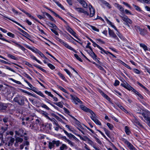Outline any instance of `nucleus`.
<instances>
[{
  "label": "nucleus",
  "instance_id": "1",
  "mask_svg": "<svg viewBox=\"0 0 150 150\" xmlns=\"http://www.w3.org/2000/svg\"><path fill=\"white\" fill-rule=\"evenodd\" d=\"M25 100H27V99L24 96L17 95L14 98L13 100L15 102L17 103L18 104L22 105L24 104V101Z\"/></svg>",
  "mask_w": 150,
  "mask_h": 150
},
{
  "label": "nucleus",
  "instance_id": "2",
  "mask_svg": "<svg viewBox=\"0 0 150 150\" xmlns=\"http://www.w3.org/2000/svg\"><path fill=\"white\" fill-rule=\"evenodd\" d=\"M62 21L64 23L66 24V26H65L67 30L74 37L76 38L78 40H79V39L76 36V33L72 29L69 27L68 23L62 17L60 18Z\"/></svg>",
  "mask_w": 150,
  "mask_h": 150
},
{
  "label": "nucleus",
  "instance_id": "3",
  "mask_svg": "<svg viewBox=\"0 0 150 150\" xmlns=\"http://www.w3.org/2000/svg\"><path fill=\"white\" fill-rule=\"evenodd\" d=\"M51 122H53V124L54 125V127L55 131H58L59 129H64L59 125L57 121L54 118L52 120Z\"/></svg>",
  "mask_w": 150,
  "mask_h": 150
},
{
  "label": "nucleus",
  "instance_id": "4",
  "mask_svg": "<svg viewBox=\"0 0 150 150\" xmlns=\"http://www.w3.org/2000/svg\"><path fill=\"white\" fill-rule=\"evenodd\" d=\"M119 16L126 23H129L131 24L132 23V21L127 16L124 15L123 16L120 15Z\"/></svg>",
  "mask_w": 150,
  "mask_h": 150
},
{
  "label": "nucleus",
  "instance_id": "5",
  "mask_svg": "<svg viewBox=\"0 0 150 150\" xmlns=\"http://www.w3.org/2000/svg\"><path fill=\"white\" fill-rule=\"evenodd\" d=\"M15 133L16 135L21 137H22L24 136V135L26 134L25 132L24 133V130L22 129H19L18 131H15Z\"/></svg>",
  "mask_w": 150,
  "mask_h": 150
},
{
  "label": "nucleus",
  "instance_id": "6",
  "mask_svg": "<svg viewBox=\"0 0 150 150\" xmlns=\"http://www.w3.org/2000/svg\"><path fill=\"white\" fill-rule=\"evenodd\" d=\"M70 96L71 98L72 99L76 104H77L79 103H80V104H81L82 103V101L76 96H74L72 95H71Z\"/></svg>",
  "mask_w": 150,
  "mask_h": 150
},
{
  "label": "nucleus",
  "instance_id": "7",
  "mask_svg": "<svg viewBox=\"0 0 150 150\" xmlns=\"http://www.w3.org/2000/svg\"><path fill=\"white\" fill-rule=\"evenodd\" d=\"M74 8L78 12L82 13H83L85 14L87 16L89 15L88 13L86 11H84L82 8H81L74 7Z\"/></svg>",
  "mask_w": 150,
  "mask_h": 150
},
{
  "label": "nucleus",
  "instance_id": "8",
  "mask_svg": "<svg viewBox=\"0 0 150 150\" xmlns=\"http://www.w3.org/2000/svg\"><path fill=\"white\" fill-rule=\"evenodd\" d=\"M89 8L90 13L89 16L90 17H93L95 14V9L91 5H89Z\"/></svg>",
  "mask_w": 150,
  "mask_h": 150
},
{
  "label": "nucleus",
  "instance_id": "9",
  "mask_svg": "<svg viewBox=\"0 0 150 150\" xmlns=\"http://www.w3.org/2000/svg\"><path fill=\"white\" fill-rule=\"evenodd\" d=\"M93 45L94 47H98L99 49H100V50L102 51L101 52V53H103L102 52H103L105 53H107V52H106V51L104 50L102 47H100L97 44L96 42H95L94 41L93 42Z\"/></svg>",
  "mask_w": 150,
  "mask_h": 150
},
{
  "label": "nucleus",
  "instance_id": "10",
  "mask_svg": "<svg viewBox=\"0 0 150 150\" xmlns=\"http://www.w3.org/2000/svg\"><path fill=\"white\" fill-rule=\"evenodd\" d=\"M91 114L90 118L92 120H93L94 119L98 118V117L91 110L89 112Z\"/></svg>",
  "mask_w": 150,
  "mask_h": 150
},
{
  "label": "nucleus",
  "instance_id": "11",
  "mask_svg": "<svg viewBox=\"0 0 150 150\" xmlns=\"http://www.w3.org/2000/svg\"><path fill=\"white\" fill-rule=\"evenodd\" d=\"M26 47L27 48H28V49L31 50L32 51H33L34 52L38 54L39 53V52L40 51L39 50H38L37 49H36L35 47H34L33 48H31L29 46H27Z\"/></svg>",
  "mask_w": 150,
  "mask_h": 150
},
{
  "label": "nucleus",
  "instance_id": "12",
  "mask_svg": "<svg viewBox=\"0 0 150 150\" xmlns=\"http://www.w3.org/2000/svg\"><path fill=\"white\" fill-rule=\"evenodd\" d=\"M143 117L146 121L145 122L150 127V117L145 115H143Z\"/></svg>",
  "mask_w": 150,
  "mask_h": 150
},
{
  "label": "nucleus",
  "instance_id": "13",
  "mask_svg": "<svg viewBox=\"0 0 150 150\" xmlns=\"http://www.w3.org/2000/svg\"><path fill=\"white\" fill-rule=\"evenodd\" d=\"M81 5L84 8H86L87 7V5L85 0H77Z\"/></svg>",
  "mask_w": 150,
  "mask_h": 150
},
{
  "label": "nucleus",
  "instance_id": "14",
  "mask_svg": "<svg viewBox=\"0 0 150 150\" xmlns=\"http://www.w3.org/2000/svg\"><path fill=\"white\" fill-rule=\"evenodd\" d=\"M100 93L101 95L106 100L108 101H110V99L106 94H105L102 91H100Z\"/></svg>",
  "mask_w": 150,
  "mask_h": 150
},
{
  "label": "nucleus",
  "instance_id": "15",
  "mask_svg": "<svg viewBox=\"0 0 150 150\" xmlns=\"http://www.w3.org/2000/svg\"><path fill=\"white\" fill-rule=\"evenodd\" d=\"M62 130L63 131L64 133L69 138H74L75 136L71 133H69L66 131L64 130V129H62Z\"/></svg>",
  "mask_w": 150,
  "mask_h": 150
},
{
  "label": "nucleus",
  "instance_id": "16",
  "mask_svg": "<svg viewBox=\"0 0 150 150\" xmlns=\"http://www.w3.org/2000/svg\"><path fill=\"white\" fill-rule=\"evenodd\" d=\"M80 108L82 110L87 112H89L91 110L87 108L86 107L82 105L80 106Z\"/></svg>",
  "mask_w": 150,
  "mask_h": 150
},
{
  "label": "nucleus",
  "instance_id": "17",
  "mask_svg": "<svg viewBox=\"0 0 150 150\" xmlns=\"http://www.w3.org/2000/svg\"><path fill=\"white\" fill-rule=\"evenodd\" d=\"M41 114L43 115V116H44L45 117H46L47 119H49V120H50V121H51V120H52V119H54V118H50L48 116V114L45 112V111H42V112H41Z\"/></svg>",
  "mask_w": 150,
  "mask_h": 150
},
{
  "label": "nucleus",
  "instance_id": "18",
  "mask_svg": "<svg viewBox=\"0 0 150 150\" xmlns=\"http://www.w3.org/2000/svg\"><path fill=\"white\" fill-rule=\"evenodd\" d=\"M3 17L4 18H6L8 19L9 20H11V21H12L13 22L16 23V24H17L18 25L20 26V27H22L23 29H25V28L24 27H23L21 24H20L18 22L16 21H14V20H13L12 19H11V18H8V17H6V16H3Z\"/></svg>",
  "mask_w": 150,
  "mask_h": 150
},
{
  "label": "nucleus",
  "instance_id": "19",
  "mask_svg": "<svg viewBox=\"0 0 150 150\" xmlns=\"http://www.w3.org/2000/svg\"><path fill=\"white\" fill-rule=\"evenodd\" d=\"M135 29L137 31L139 32L141 35H144L143 31L142 30V29L140 28L139 26H135Z\"/></svg>",
  "mask_w": 150,
  "mask_h": 150
},
{
  "label": "nucleus",
  "instance_id": "20",
  "mask_svg": "<svg viewBox=\"0 0 150 150\" xmlns=\"http://www.w3.org/2000/svg\"><path fill=\"white\" fill-rule=\"evenodd\" d=\"M133 122L134 123H135L136 125H139L141 127H142L143 126L142 125L139 121L136 118H134V119H133Z\"/></svg>",
  "mask_w": 150,
  "mask_h": 150
},
{
  "label": "nucleus",
  "instance_id": "21",
  "mask_svg": "<svg viewBox=\"0 0 150 150\" xmlns=\"http://www.w3.org/2000/svg\"><path fill=\"white\" fill-rule=\"evenodd\" d=\"M108 30L109 34L110 37L113 38L115 36V34L112 30H111L109 28H108Z\"/></svg>",
  "mask_w": 150,
  "mask_h": 150
},
{
  "label": "nucleus",
  "instance_id": "22",
  "mask_svg": "<svg viewBox=\"0 0 150 150\" xmlns=\"http://www.w3.org/2000/svg\"><path fill=\"white\" fill-rule=\"evenodd\" d=\"M57 40L59 41L63 45L66 47L68 45L66 42H64L63 40L61 39H60L57 38Z\"/></svg>",
  "mask_w": 150,
  "mask_h": 150
},
{
  "label": "nucleus",
  "instance_id": "23",
  "mask_svg": "<svg viewBox=\"0 0 150 150\" xmlns=\"http://www.w3.org/2000/svg\"><path fill=\"white\" fill-rule=\"evenodd\" d=\"M32 90L35 93H36L38 95H39L41 96V97L45 98V96L44 95V94L41 92L40 91H35L34 90L32 89Z\"/></svg>",
  "mask_w": 150,
  "mask_h": 150
},
{
  "label": "nucleus",
  "instance_id": "24",
  "mask_svg": "<svg viewBox=\"0 0 150 150\" xmlns=\"http://www.w3.org/2000/svg\"><path fill=\"white\" fill-rule=\"evenodd\" d=\"M63 109L64 110V111H65V112L66 113H67V114L69 115L72 118H73V119H74V120L77 121V120L76 119L75 117H74L73 116H72V115H69V113H70V112L66 108H63Z\"/></svg>",
  "mask_w": 150,
  "mask_h": 150
},
{
  "label": "nucleus",
  "instance_id": "25",
  "mask_svg": "<svg viewBox=\"0 0 150 150\" xmlns=\"http://www.w3.org/2000/svg\"><path fill=\"white\" fill-rule=\"evenodd\" d=\"M53 141L52 142H49L48 143V147L49 149H51L54 146V144L53 143Z\"/></svg>",
  "mask_w": 150,
  "mask_h": 150
},
{
  "label": "nucleus",
  "instance_id": "26",
  "mask_svg": "<svg viewBox=\"0 0 150 150\" xmlns=\"http://www.w3.org/2000/svg\"><path fill=\"white\" fill-rule=\"evenodd\" d=\"M45 14L51 21L54 22H55L54 19L49 14L47 13H45Z\"/></svg>",
  "mask_w": 150,
  "mask_h": 150
},
{
  "label": "nucleus",
  "instance_id": "27",
  "mask_svg": "<svg viewBox=\"0 0 150 150\" xmlns=\"http://www.w3.org/2000/svg\"><path fill=\"white\" fill-rule=\"evenodd\" d=\"M40 106L42 108H44L47 110H50V109L44 103H41Z\"/></svg>",
  "mask_w": 150,
  "mask_h": 150
},
{
  "label": "nucleus",
  "instance_id": "28",
  "mask_svg": "<svg viewBox=\"0 0 150 150\" xmlns=\"http://www.w3.org/2000/svg\"><path fill=\"white\" fill-rule=\"evenodd\" d=\"M85 139L87 140L88 142V143L89 144H90L92 145L94 144V142L93 141L91 140H90L87 137H85Z\"/></svg>",
  "mask_w": 150,
  "mask_h": 150
},
{
  "label": "nucleus",
  "instance_id": "29",
  "mask_svg": "<svg viewBox=\"0 0 150 150\" xmlns=\"http://www.w3.org/2000/svg\"><path fill=\"white\" fill-rule=\"evenodd\" d=\"M67 149V145L64 144H62L61 146L59 147L60 150H64L65 149Z\"/></svg>",
  "mask_w": 150,
  "mask_h": 150
},
{
  "label": "nucleus",
  "instance_id": "30",
  "mask_svg": "<svg viewBox=\"0 0 150 150\" xmlns=\"http://www.w3.org/2000/svg\"><path fill=\"white\" fill-rule=\"evenodd\" d=\"M23 141V139L20 137H17L16 138V143H21Z\"/></svg>",
  "mask_w": 150,
  "mask_h": 150
},
{
  "label": "nucleus",
  "instance_id": "31",
  "mask_svg": "<svg viewBox=\"0 0 150 150\" xmlns=\"http://www.w3.org/2000/svg\"><path fill=\"white\" fill-rule=\"evenodd\" d=\"M128 147L131 150H134L135 149L134 146L129 142L128 145H127Z\"/></svg>",
  "mask_w": 150,
  "mask_h": 150
},
{
  "label": "nucleus",
  "instance_id": "32",
  "mask_svg": "<svg viewBox=\"0 0 150 150\" xmlns=\"http://www.w3.org/2000/svg\"><path fill=\"white\" fill-rule=\"evenodd\" d=\"M140 46L141 47H142L145 51L148 50L147 47L144 44L142 43L140 44Z\"/></svg>",
  "mask_w": 150,
  "mask_h": 150
},
{
  "label": "nucleus",
  "instance_id": "33",
  "mask_svg": "<svg viewBox=\"0 0 150 150\" xmlns=\"http://www.w3.org/2000/svg\"><path fill=\"white\" fill-rule=\"evenodd\" d=\"M24 81L26 82L29 86L30 87V89L32 90L33 88H35L28 81L25 80H24Z\"/></svg>",
  "mask_w": 150,
  "mask_h": 150
},
{
  "label": "nucleus",
  "instance_id": "34",
  "mask_svg": "<svg viewBox=\"0 0 150 150\" xmlns=\"http://www.w3.org/2000/svg\"><path fill=\"white\" fill-rule=\"evenodd\" d=\"M118 106L123 111L125 112L126 113H128V111L121 105H118Z\"/></svg>",
  "mask_w": 150,
  "mask_h": 150
},
{
  "label": "nucleus",
  "instance_id": "35",
  "mask_svg": "<svg viewBox=\"0 0 150 150\" xmlns=\"http://www.w3.org/2000/svg\"><path fill=\"white\" fill-rule=\"evenodd\" d=\"M8 56L9 57L12 59H13L14 60H17L18 59V58L17 57H15L14 56L11 54H8Z\"/></svg>",
  "mask_w": 150,
  "mask_h": 150
},
{
  "label": "nucleus",
  "instance_id": "36",
  "mask_svg": "<svg viewBox=\"0 0 150 150\" xmlns=\"http://www.w3.org/2000/svg\"><path fill=\"white\" fill-rule=\"evenodd\" d=\"M18 29L20 31H21L22 33H23V34H24V35H25L26 36H27L28 37H30V35L27 32L21 29L20 28H18Z\"/></svg>",
  "mask_w": 150,
  "mask_h": 150
},
{
  "label": "nucleus",
  "instance_id": "37",
  "mask_svg": "<svg viewBox=\"0 0 150 150\" xmlns=\"http://www.w3.org/2000/svg\"><path fill=\"white\" fill-rule=\"evenodd\" d=\"M31 58L32 59L35 60L38 63H39L40 64H42V62L40 61L39 60H38L36 58V57H35L34 56H31Z\"/></svg>",
  "mask_w": 150,
  "mask_h": 150
},
{
  "label": "nucleus",
  "instance_id": "38",
  "mask_svg": "<svg viewBox=\"0 0 150 150\" xmlns=\"http://www.w3.org/2000/svg\"><path fill=\"white\" fill-rule=\"evenodd\" d=\"M125 131L126 134H129L130 133V131L129 129V127L127 126L125 127Z\"/></svg>",
  "mask_w": 150,
  "mask_h": 150
},
{
  "label": "nucleus",
  "instance_id": "39",
  "mask_svg": "<svg viewBox=\"0 0 150 150\" xmlns=\"http://www.w3.org/2000/svg\"><path fill=\"white\" fill-rule=\"evenodd\" d=\"M55 104L56 105L61 108H62L63 106V105L62 104V102H59L57 103H55Z\"/></svg>",
  "mask_w": 150,
  "mask_h": 150
},
{
  "label": "nucleus",
  "instance_id": "40",
  "mask_svg": "<svg viewBox=\"0 0 150 150\" xmlns=\"http://www.w3.org/2000/svg\"><path fill=\"white\" fill-rule=\"evenodd\" d=\"M53 143L54 144V145L55 144L56 146L58 147L59 146L60 144V142L59 141V140H57V141H54L53 140Z\"/></svg>",
  "mask_w": 150,
  "mask_h": 150
},
{
  "label": "nucleus",
  "instance_id": "41",
  "mask_svg": "<svg viewBox=\"0 0 150 150\" xmlns=\"http://www.w3.org/2000/svg\"><path fill=\"white\" fill-rule=\"evenodd\" d=\"M67 48L73 51L74 52L76 53H77V52L75 50H74V49H73V48H72L71 47L70 45H67V46L66 47Z\"/></svg>",
  "mask_w": 150,
  "mask_h": 150
},
{
  "label": "nucleus",
  "instance_id": "42",
  "mask_svg": "<svg viewBox=\"0 0 150 150\" xmlns=\"http://www.w3.org/2000/svg\"><path fill=\"white\" fill-rule=\"evenodd\" d=\"M93 121L97 125H101V123L98 120V118H96V119H94Z\"/></svg>",
  "mask_w": 150,
  "mask_h": 150
},
{
  "label": "nucleus",
  "instance_id": "43",
  "mask_svg": "<svg viewBox=\"0 0 150 150\" xmlns=\"http://www.w3.org/2000/svg\"><path fill=\"white\" fill-rule=\"evenodd\" d=\"M57 86L58 88H59L60 89L61 91H62L64 92L67 93V91L66 89H65L64 88H63L62 87L60 86L59 85H57Z\"/></svg>",
  "mask_w": 150,
  "mask_h": 150
},
{
  "label": "nucleus",
  "instance_id": "44",
  "mask_svg": "<svg viewBox=\"0 0 150 150\" xmlns=\"http://www.w3.org/2000/svg\"><path fill=\"white\" fill-rule=\"evenodd\" d=\"M39 55L43 58L46 60H48V59L40 51L38 53Z\"/></svg>",
  "mask_w": 150,
  "mask_h": 150
},
{
  "label": "nucleus",
  "instance_id": "45",
  "mask_svg": "<svg viewBox=\"0 0 150 150\" xmlns=\"http://www.w3.org/2000/svg\"><path fill=\"white\" fill-rule=\"evenodd\" d=\"M49 10L56 17H58L59 18V19L61 18V17L59 15H58V14L55 13V12H54V11L51 10L50 9H49Z\"/></svg>",
  "mask_w": 150,
  "mask_h": 150
},
{
  "label": "nucleus",
  "instance_id": "46",
  "mask_svg": "<svg viewBox=\"0 0 150 150\" xmlns=\"http://www.w3.org/2000/svg\"><path fill=\"white\" fill-rule=\"evenodd\" d=\"M126 88L129 91H132L133 89H134L130 85H127V86H126Z\"/></svg>",
  "mask_w": 150,
  "mask_h": 150
},
{
  "label": "nucleus",
  "instance_id": "47",
  "mask_svg": "<svg viewBox=\"0 0 150 150\" xmlns=\"http://www.w3.org/2000/svg\"><path fill=\"white\" fill-rule=\"evenodd\" d=\"M49 25H50V27L53 28L55 29H57V28L55 24L51 23H49Z\"/></svg>",
  "mask_w": 150,
  "mask_h": 150
},
{
  "label": "nucleus",
  "instance_id": "48",
  "mask_svg": "<svg viewBox=\"0 0 150 150\" xmlns=\"http://www.w3.org/2000/svg\"><path fill=\"white\" fill-rule=\"evenodd\" d=\"M107 125L110 130L112 129L113 127L112 124L109 123H107Z\"/></svg>",
  "mask_w": 150,
  "mask_h": 150
},
{
  "label": "nucleus",
  "instance_id": "49",
  "mask_svg": "<svg viewBox=\"0 0 150 150\" xmlns=\"http://www.w3.org/2000/svg\"><path fill=\"white\" fill-rule=\"evenodd\" d=\"M10 79L13 82H14V83H17L19 84H21V83L18 81H16L15 80L12 79V78H10Z\"/></svg>",
  "mask_w": 150,
  "mask_h": 150
},
{
  "label": "nucleus",
  "instance_id": "50",
  "mask_svg": "<svg viewBox=\"0 0 150 150\" xmlns=\"http://www.w3.org/2000/svg\"><path fill=\"white\" fill-rule=\"evenodd\" d=\"M74 56L78 60L80 61L81 62H82V60L80 58L77 54H74Z\"/></svg>",
  "mask_w": 150,
  "mask_h": 150
},
{
  "label": "nucleus",
  "instance_id": "51",
  "mask_svg": "<svg viewBox=\"0 0 150 150\" xmlns=\"http://www.w3.org/2000/svg\"><path fill=\"white\" fill-rule=\"evenodd\" d=\"M121 63L124 66H125V67H126L127 68L129 69H131V67L129 66L128 65H127V64H126L123 62L122 61Z\"/></svg>",
  "mask_w": 150,
  "mask_h": 150
},
{
  "label": "nucleus",
  "instance_id": "52",
  "mask_svg": "<svg viewBox=\"0 0 150 150\" xmlns=\"http://www.w3.org/2000/svg\"><path fill=\"white\" fill-rule=\"evenodd\" d=\"M64 70L67 73V74L70 76V77H71L72 74L67 69H64Z\"/></svg>",
  "mask_w": 150,
  "mask_h": 150
},
{
  "label": "nucleus",
  "instance_id": "53",
  "mask_svg": "<svg viewBox=\"0 0 150 150\" xmlns=\"http://www.w3.org/2000/svg\"><path fill=\"white\" fill-rule=\"evenodd\" d=\"M47 65L51 69H55L54 66L50 63L48 64Z\"/></svg>",
  "mask_w": 150,
  "mask_h": 150
},
{
  "label": "nucleus",
  "instance_id": "54",
  "mask_svg": "<svg viewBox=\"0 0 150 150\" xmlns=\"http://www.w3.org/2000/svg\"><path fill=\"white\" fill-rule=\"evenodd\" d=\"M133 7L135 8V9L137 11H140V8L138 6H136L134 4H133L132 5Z\"/></svg>",
  "mask_w": 150,
  "mask_h": 150
},
{
  "label": "nucleus",
  "instance_id": "55",
  "mask_svg": "<svg viewBox=\"0 0 150 150\" xmlns=\"http://www.w3.org/2000/svg\"><path fill=\"white\" fill-rule=\"evenodd\" d=\"M6 108V106L2 104H0V110H5Z\"/></svg>",
  "mask_w": 150,
  "mask_h": 150
},
{
  "label": "nucleus",
  "instance_id": "56",
  "mask_svg": "<svg viewBox=\"0 0 150 150\" xmlns=\"http://www.w3.org/2000/svg\"><path fill=\"white\" fill-rule=\"evenodd\" d=\"M96 40L98 41V42H97L98 43L99 42V43L103 44L105 43V42L102 40L101 39H97Z\"/></svg>",
  "mask_w": 150,
  "mask_h": 150
},
{
  "label": "nucleus",
  "instance_id": "57",
  "mask_svg": "<svg viewBox=\"0 0 150 150\" xmlns=\"http://www.w3.org/2000/svg\"><path fill=\"white\" fill-rule=\"evenodd\" d=\"M24 76L29 80H31L32 79V78L28 74L26 73H24Z\"/></svg>",
  "mask_w": 150,
  "mask_h": 150
},
{
  "label": "nucleus",
  "instance_id": "58",
  "mask_svg": "<svg viewBox=\"0 0 150 150\" xmlns=\"http://www.w3.org/2000/svg\"><path fill=\"white\" fill-rule=\"evenodd\" d=\"M90 44L91 43L90 42H88L86 46V47L89 48L91 51H92V49L91 47L90 46Z\"/></svg>",
  "mask_w": 150,
  "mask_h": 150
},
{
  "label": "nucleus",
  "instance_id": "59",
  "mask_svg": "<svg viewBox=\"0 0 150 150\" xmlns=\"http://www.w3.org/2000/svg\"><path fill=\"white\" fill-rule=\"evenodd\" d=\"M90 27L91 28H92V29H93V30L98 32L99 31V29L95 27L92 25H91Z\"/></svg>",
  "mask_w": 150,
  "mask_h": 150
},
{
  "label": "nucleus",
  "instance_id": "60",
  "mask_svg": "<svg viewBox=\"0 0 150 150\" xmlns=\"http://www.w3.org/2000/svg\"><path fill=\"white\" fill-rule=\"evenodd\" d=\"M25 14L27 15L29 17H30V18H33V19H35V20L36 21H38V20H37L36 19H35L34 18V17H33V16H32L30 14V13H29L26 12V13H25Z\"/></svg>",
  "mask_w": 150,
  "mask_h": 150
},
{
  "label": "nucleus",
  "instance_id": "61",
  "mask_svg": "<svg viewBox=\"0 0 150 150\" xmlns=\"http://www.w3.org/2000/svg\"><path fill=\"white\" fill-rule=\"evenodd\" d=\"M7 35L9 37H10L11 38H13L14 37L15 35L11 33L10 32H8L7 33Z\"/></svg>",
  "mask_w": 150,
  "mask_h": 150
},
{
  "label": "nucleus",
  "instance_id": "62",
  "mask_svg": "<svg viewBox=\"0 0 150 150\" xmlns=\"http://www.w3.org/2000/svg\"><path fill=\"white\" fill-rule=\"evenodd\" d=\"M79 127H77V128L83 134H84V133L83 132V129L81 128V127L78 126Z\"/></svg>",
  "mask_w": 150,
  "mask_h": 150
},
{
  "label": "nucleus",
  "instance_id": "63",
  "mask_svg": "<svg viewBox=\"0 0 150 150\" xmlns=\"http://www.w3.org/2000/svg\"><path fill=\"white\" fill-rule=\"evenodd\" d=\"M45 92L46 94H47L49 96H50L51 97H53V95L50 92H48L47 91H45Z\"/></svg>",
  "mask_w": 150,
  "mask_h": 150
},
{
  "label": "nucleus",
  "instance_id": "64",
  "mask_svg": "<svg viewBox=\"0 0 150 150\" xmlns=\"http://www.w3.org/2000/svg\"><path fill=\"white\" fill-rule=\"evenodd\" d=\"M58 75L60 76L63 80L65 81L66 79L64 76H63L62 74L60 73H58Z\"/></svg>",
  "mask_w": 150,
  "mask_h": 150
}]
</instances>
